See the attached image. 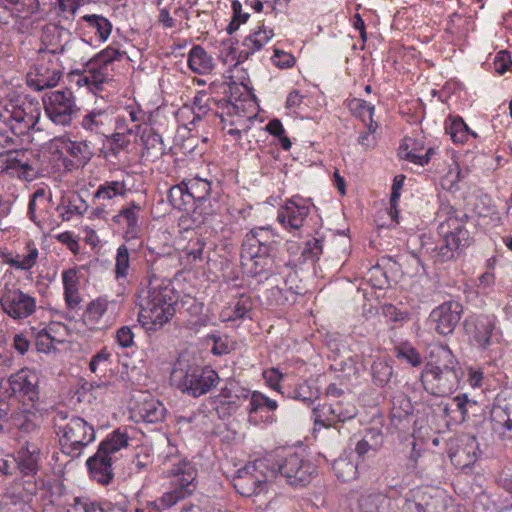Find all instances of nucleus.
I'll list each match as a JSON object with an SVG mask.
<instances>
[{"mask_svg": "<svg viewBox=\"0 0 512 512\" xmlns=\"http://www.w3.org/2000/svg\"><path fill=\"white\" fill-rule=\"evenodd\" d=\"M177 296L174 289L164 282H150L139 295L138 321L148 331L161 328L175 315Z\"/></svg>", "mask_w": 512, "mask_h": 512, "instance_id": "nucleus-1", "label": "nucleus"}, {"mask_svg": "<svg viewBox=\"0 0 512 512\" xmlns=\"http://www.w3.org/2000/svg\"><path fill=\"white\" fill-rule=\"evenodd\" d=\"M185 185L193 209L189 215L182 217L181 221L189 222L187 229L197 228L219 212L220 189L218 184L198 176L186 179Z\"/></svg>", "mask_w": 512, "mask_h": 512, "instance_id": "nucleus-2", "label": "nucleus"}, {"mask_svg": "<svg viewBox=\"0 0 512 512\" xmlns=\"http://www.w3.org/2000/svg\"><path fill=\"white\" fill-rule=\"evenodd\" d=\"M171 379L181 392L194 398L210 392L220 380L214 369L202 367L187 357H179L175 361Z\"/></svg>", "mask_w": 512, "mask_h": 512, "instance_id": "nucleus-3", "label": "nucleus"}, {"mask_svg": "<svg viewBox=\"0 0 512 512\" xmlns=\"http://www.w3.org/2000/svg\"><path fill=\"white\" fill-rule=\"evenodd\" d=\"M64 452L72 458L80 456L84 447L95 440V431L83 418L59 410L53 418Z\"/></svg>", "mask_w": 512, "mask_h": 512, "instance_id": "nucleus-4", "label": "nucleus"}, {"mask_svg": "<svg viewBox=\"0 0 512 512\" xmlns=\"http://www.w3.org/2000/svg\"><path fill=\"white\" fill-rule=\"evenodd\" d=\"M440 356L444 359L443 366L427 364L421 375L425 390L436 396H446L457 389L459 384L458 361L448 346L440 347Z\"/></svg>", "mask_w": 512, "mask_h": 512, "instance_id": "nucleus-5", "label": "nucleus"}, {"mask_svg": "<svg viewBox=\"0 0 512 512\" xmlns=\"http://www.w3.org/2000/svg\"><path fill=\"white\" fill-rule=\"evenodd\" d=\"M275 477L276 468L270 464V459H261L238 469L232 483L237 493L251 497L266 491Z\"/></svg>", "mask_w": 512, "mask_h": 512, "instance_id": "nucleus-6", "label": "nucleus"}, {"mask_svg": "<svg viewBox=\"0 0 512 512\" xmlns=\"http://www.w3.org/2000/svg\"><path fill=\"white\" fill-rule=\"evenodd\" d=\"M437 218L438 234L441 239L448 238L464 248L472 244L475 226L465 212L452 206H444L438 211Z\"/></svg>", "mask_w": 512, "mask_h": 512, "instance_id": "nucleus-7", "label": "nucleus"}, {"mask_svg": "<svg viewBox=\"0 0 512 512\" xmlns=\"http://www.w3.org/2000/svg\"><path fill=\"white\" fill-rule=\"evenodd\" d=\"M170 475L173 489L165 492L160 499L164 508L172 507L194 491L193 482L197 476V470L191 462L183 460L173 466Z\"/></svg>", "mask_w": 512, "mask_h": 512, "instance_id": "nucleus-8", "label": "nucleus"}, {"mask_svg": "<svg viewBox=\"0 0 512 512\" xmlns=\"http://www.w3.org/2000/svg\"><path fill=\"white\" fill-rule=\"evenodd\" d=\"M270 464L275 466L276 475L280 474L291 486L307 485L316 472V466L297 453H291L275 461L270 459Z\"/></svg>", "mask_w": 512, "mask_h": 512, "instance_id": "nucleus-9", "label": "nucleus"}, {"mask_svg": "<svg viewBox=\"0 0 512 512\" xmlns=\"http://www.w3.org/2000/svg\"><path fill=\"white\" fill-rule=\"evenodd\" d=\"M43 103L47 116L56 125H69L78 112L73 92L68 88L47 93Z\"/></svg>", "mask_w": 512, "mask_h": 512, "instance_id": "nucleus-10", "label": "nucleus"}, {"mask_svg": "<svg viewBox=\"0 0 512 512\" xmlns=\"http://www.w3.org/2000/svg\"><path fill=\"white\" fill-rule=\"evenodd\" d=\"M70 25L48 23L42 28L41 47L38 54L50 62V55L63 54L69 49L72 40Z\"/></svg>", "mask_w": 512, "mask_h": 512, "instance_id": "nucleus-11", "label": "nucleus"}, {"mask_svg": "<svg viewBox=\"0 0 512 512\" xmlns=\"http://www.w3.org/2000/svg\"><path fill=\"white\" fill-rule=\"evenodd\" d=\"M39 115V112L33 109L31 104L17 105L10 103L5 106L4 114H1V117L7 122L14 135L21 136L35 127Z\"/></svg>", "mask_w": 512, "mask_h": 512, "instance_id": "nucleus-12", "label": "nucleus"}, {"mask_svg": "<svg viewBox=\"0 0 512 512\" xmlns=\"http://www.w3.org/2000/svg\"><path fill=\"white\" fill-rule=\"evenodd\" d=\"M356 415V406L346 399L313 408L315 426L329 427L337 422L353 419Z\"/></svg>", "mask_w": 512, "mask_h": 512, "instance_id": "nucleus-13", "label": "nucleus"}, {"mask_svg": "<svg viewBox=\"0 0 512 512\" xmlns=\"http://www.w3.org/2000/svg\"><path fill=\"white\" fill-rule=\"evenodd\" d=\"M33 152L28 149H10L0 152V174L18 173L25 180H32L34 173Z\"/></svg>", "mask_w": 512, "mask_h": 512, "instance_id": "nucleus-14", "label": "nucleus"}, {"mask_svg": "<svg viewBox=\"0 0 512 512\" xmlns=\"http://www.w3.org/2000/svg\"><path fill=\"white\" fill-rule=\"evenodd\" d=\"M0 304L3 310L14 319L26 318L36 308V302L33 297L18 289H9L7 287H5L0 299Z\"/></svg>", "mask_w": 512, "mask_h": 512, "instance_id": "nucleus-15", "label": "nucleus"}, {"mask_svg": "<svg viewBox=\"0 0 512 512\" xmlns=\"http://www.w3.org/2000/svg\"><path fill=\"white\" fill-rule=\"evenodd\" d=\"M39 55L38 62L27 73V85L35 91L55 87L62 75L57 65L49 64Z\"/></svg>", "mask_w": 512, "mask_h": 512, "instance_id": "nucleus-16", "label": "nucleus"}, {"mask_svg": "<svg viewBox=\"0 0 512 512\" xmlns=\"http://www.w3.org/2000/svg\"><path fill=\"white\" fill-rule=\"evenodd\" d=\"M9 391L12 396H17L24 403H34L39 398L38 378L28 369H21L12 374L9 379Z\"/></svg>", "mask_w": 512, "mask_h": 512, "instance_id": "nucleus-17", "label": "nucleus"}, {"mask_svg": "<svg viewBox=\"0 0 512 512\" xmlns=\"http://www.w3.org/2000/svg\"><path fill=\"white\" fill-rule=\"evenodd\" d=\"M463 307L459 302H444L431 312V320L435 322V331L440 335L453 333L458 325Z\"/></svg>", "mask_w": 512, "mask_h": 512, "instance_id": "nucleus-18", "label": "nucleus"}, {"mask_svg": "<svg viewBox=\"0 0 512 512\" xmlns=\"http://www.w3.org/2000/svg\"><path fill=\"white\" fill-rule=\"evenodd\" d=\"M440 504V498L428 488H416L410 491L403 508L407 512H440Z\"/></svg>", "mask_w": 512, "mask_h": 512, "instance_id": "nucleus-19", "label": "nucleus"}, {"mask_svg": "<svg viewBox=\"0 0 512 512\" xmlns=\"http://www.w3.org/2000/svg\"><path fill=\"white\" fill-rule=\"evenodd\" d=\"M166 409L158 400L150 395H144L142 400L138 401L133 408V417L136 421L146 423H158L165 417Z\"/></svg>", "mask_w": 512, "mask_h": 512, "instance_id": "nucleus-20", "label": "nucleus"}, {"mask_svg": "<svg viewBox=\"0 0 512 512\" xmlns=\"http://www.w3.org/2000/svg\"><path fill=\"white\" fill-rule=\"evenodd\" d=\"M309 211V206L292 199L278 211L277 219L285 227L297 230L302 227Z\"/></svg>", "mask_w": 512, "mask_h": 512, "instance_id": "nucleus-21", "label": "nucleus"}, {"mask_svg": "<svg viewBox=\"0 0 512 512\" xmlns=\"http://www.w3.org/2000/svg\"><path fill=\"white\" fill-rule=\"evenodd\" d=\"M276 242L273 240L271 230L258 228L251 230L243 242V251H259L263 254H271Z\"/></svg>", "mask_w": 512, "mask_h": 512, "instance_id": "nucleus-22", "label": "nucleus"}, {"mask_svg": "<svg viewBox=\"0 0 512 512\" xmlns=\"http://www.w3.org/2000/svg\"><path fill=\"white\" fill-rule=\"evenodd\" d=\"M86 465L88 467L90 476L102 485H108L113 477L112 458H107L95 453L88 458Z\"/></svg>", "mask_w": 512, "mask_h": 512, "instance_id": "nucleus-23", "label": "nucleus"}, {"mask_svg": "<svg viewBox=\"0 0 512 512\" xmlns=\"http://www.w3.org/2000/svg\"><path fill=\"white\" fill-rule=\"evenodd\" d=\"M474 327L473 340L482 350L488 349L493 343L494 317L480 315L476 318Z\"/></svg>", "mask_w": 512, "mask_h": 512, "instance_id": "nucleus-24", "label": "nucleus"}, {"mask_svg": "<svg viewBox=\"0 0 512 512\" xmlns=\"http://www.w3.org/2000/svg\"><path fill=\"white\" fill-rule=\"evenodd\" d=\"M392 500L381 493L362 494L357 500V512H391Z\"/></svg>", "mask_w": 512, "mask_h": 512, "instance_id": "nucleus-25", "label": "nucleus"}, {"mask_svg": "<svg viewBox=\"0 0 512 512\" xmlns=\"http://www.w3.org/2000/svg\"><path fill=\"white\" fill-rule=\"evenodd\" d=\"M16 461L18 469L24 476L35 475L39 469L38 448L36 446H30L29 444L21 447V449L17 452Z\"/></svg>", "mask_w": 512, "mask_h": 512, "instance_id": "nucleus-26", "label": "nucleus"}, {"mask_svg": "<svg viewBox=\"0 0 512 512\" xmlns=\"http://www.w3.org/2000/svg\"><path fill=\"white\" fill-rule=\"evenodd\" d=\"M188 65L194 73L207 74L214 68V61L204 48L196 45L189 52Z\"/></svg>", "mask_w": 512, "mask_h": 512, "instance_id": "nucleus-27", "label": "nucleus"}, {"mask_svg": "<svg viewBox=\"0 0 512 512\" xmlns=\"http://www.w3.org/2000/svg\"><path fill=\"white\" fill-rule=\"evenodd\" d=\"M245 254L250 261V274L253 276H262L272 272L274 261L271 254H263L259 251H243L241 255L242 258L245 257Z\"/></svg>", "mask_w": 512, "mask_h": 512, "instance_id": "nucleus-28", "label": "nucleus"}, {"mask_svg": "<svg viewBox=\"0 0 512 512\" xmlns=\"http://www.w3.org/2000/svg\"><path fill=\"white\" fill-rule=\"evenodd\" d=\"M332 470L335 476L343 482H348L356 478L357 465L351 458V453H343L332 462Z\"/></svg>", "mask_w": 512, "mask_h": 512, "instance_id": "nucleus-29", "label": "nucleus"}, {"mask_svg": "<svg viewBox=\"0 0 512 512\" xmlns=\"http://www.w3.org/2000/svg\"><path fill=\"white\" fill-rule=\"evenodd\" d=\"M463 249L465 248L448 240V238L442 239L441 243L431 250V257L435 263L443 264L454 260Z\"/></svg>", "mask_w": 512, "mask_h": 512, "instance_id": "nucleus-30", "label": "nucleus"}, {"mask_svg": "<svg viewBox=\"0 0 512 512\" xmlns=\"http://www.w3.org/2000/svg\"><path fill=\"white\" fill-rule=\"evenodd\" d=\"M85 0H56L54 13L57 22L64 25H71L75 20L76 13Z\"/></svg>", "mask_w": 512, "mask_h": 512, "instance_id": "nucleus-31", "label": "nucleus"}, {"mask_svg": "<svg viewBox=\"0 0 512 512\" xmlns=\"http://www.w3.org/2000/svg\"><path fill=\"white\" fill-rule=\"evenodd\" d=\"M127 446V435L125 433L120 432V430H116L100 443L96 453L102 456L105 455L107 458H112L113 454Z\"/></svg>", "mask_w": 512, "mask_h": 512, "instance_id": "nucleus-32", "label": "nucleus"}, {"mask_svg": "<svg viewBox=\"0 0 512 512\" xmlns=\"http://www.w3.org/2000/svg\"><path fill=\"white\" fill-rule=\"evenodd\" d=\"M272 36V30L262 29V27H260L258 31L245 38L243 46H245L247 50H242L239 57L247 59L250 54L260 50L263 45L271 39Z\"/></svg>", "mask_w": 512, "mask_h": 512, "instance_id": "nucleus-33", "label": "nucleus"}, {"mask_svg": "<svg viewBox=\"0 0 512 512\" xmlns=\"http://www.w3.org/2000/svg\"><path fill=\"white\" fill-rule=\"evenodd\" d=\"M141 206L135 202H131L128 207H124L114 216V221L120 223L123 219L126 222L127 234L134 235L139 230V212Z\"/></svg>", "mask_w": 512, "mask_h": 512, "instance_id": "nucleus-34", "label": "nucleus"}, {"mask_svg": "<svg viewBox=\"0 0 512 512\" xmlns=\"http://www.w3.org/2000/svg\"><path fill=\"white\" fill-rule=\"evenodd\" d=\"M253 308V302L250 296L242 294L237 299L233 307H229L222 312L226 321H234L245 318Z\"/></svg>", "mask_w": 512, "mask_h": 512, "instance_id": "nucleus-35", "label": "nucleus"}, {"mask_svg": "<svg viewBox=\"0 0 512 512\" xmlns=\"http://www.w3.org/2000/svg\"><path fill=\"white\" fill-rule=\"evenodd\" d=\"M88 27L95 31L101 41H106L111 34L112 24L102 15L86 14L81 18Z\"/></svg>", "mask_w": 512, "mask_h": 512, "instance_id": "nucleus-36", "label": "nucleus"}, {"mask_svg": "<svg viewBox=\"0 0 512 512\" xmlns=\"http://www.w3.org/2000/svg\"><path fill=\"white\" fill-rule=\"evenodd\" d=\"M167 199L169 203L178 210H188V206L191 205L190 198L188 196V190L186 189L185 180L181 183L172 186L168 191Z\"/></svg>", "mask_w": 512, "mask_h": 512, "instance_id": "nucleus-37", "label": "nucleus"}, {"mask_svg": "<svg viewBox=\"0 0 512 512\" xmlns=\"http://www.w3.org/2000/svg\"><path fill=\"white\" fill-rule=\"evenodd\" d=\"M382 435L380 433H369L363 439L357 442L355 452L358 457L365 459L371 454H375L381 444Z\"/></svg>", "mask_w": 512, "mask_h": 512, "instance_id": "nucleus-38", "label": "nucleus"}, {"mask_svg": "<svg viewBox=\"0 0 512 512\" xmlns=\"http://www.w3.org/2000/svg\"><path fill=\"white\" fill-rule=\"evenodd\" d=\"M371 375L376 385L384 387L393 376L392 366L385 359H377L371 366Z\"/></svg>", "mask_w": 512, "mask_h": 512, "instance_id": "nucleus-39", "label": "nucleus"}, {"mask_svg": "<svg viewBox=\"0 0 512 512\" xmlns=\"http://www.w3.org/2000/svg\"><path fill=\"white\" fill-rule=\"evenodd\" d=\"M319 396V388L307 381L297 385L291 392L293 399L300 400L308 406L317 400Z\"/></svg>", "mask_w": 512, "mask_h": 512, "instance_id": "nucleus-40", "label": "nucleus"}, {"mask_svg": "<svg viewBox=\"0 0 512 512\" xmlns=\"http://www.w3.org/2000/svg\"><path fill=\"white\" fill-rule=\"evenodd\" d=\"M250 391L241 386L240 383L234 379L227 380L224 387L221 388L220 396L230 399V403L235 404L236 400L248 399Z\"/></svg>", "mask_w": 512, "mask_h": 512, "instance_id": "nucleus-41", "label": "nucleus"}, {"mask_svg": "<svg viewBox=\"0 0 512 512\" xmlns=\"http://www.w3.org/2000/svg\"><path fill=\"white\" fill-rule=\"evenodd\" d=\"M13 16L37 15L40 10L39 0H5Z\"/></svg>", "mask_w": 512, "mask_h": 512, "instance_id": "nucleus-42", "label": "nucleus"}, {"mask_svg": "<svg viewBox=\"0 0 512 512\" xmlns=\"http://www.w3.org/2000/svg\"><path fill=\"white\" fill-rule=\"evenodd\" d=\"M111 503L97 504L87 497H75L68 512H108Z\"/></svg>", "mask_w": 512, "mask_h": 512, "instance_id": "nucleus-43", "label": "nucleus"}, {"mask_svg": "<svg viewBox=\"0 0 512 512\" xmlns=\"http://www.w3.org/2000/svg\"><path fill=\"white\" fill-rule=\"evenodd\" d=\"M64 149L77 160L79 165L86 164L93 155L86 142L68 141L65 143Z\"/></svg>", "mask_w": 512, "mask_h": 512, "instance_id": "nucleus-44", "label": "nucleus"}, {"mask_svg": "<svg viewBox=\"0 0 512 512\" xmlns=\"http://www.w3.org/2000/svg\"><path fill=\"white\" fill-rule=\"evenodd\" d=\"M125 184L120 181H110L100 185L97 191L94 194L95 198L110 200L115 196H124L125 195Z\"/></svg>", "mask_w": 512, "mask_h": 512, "instance_id": "nucleus-45", "label": "nucleus"}, {"mask_svg": "<svg viewBox=\"0 0 512 512\" xmlns=\"http://www.w3.org/2000/svg\"><path fill=\"white\" fill-rule=\"evenodd\" d=\"M141 140L145 145V148L148 152L151 150L156 155H163L165 152V145L163 143L162 137L160 134L155 132L152 128L145 129L141 135Z\"/></svg>", "mask_w": 512, "mask_h": 512, "instance_id": "nucleus-46", "label": "nucleus"}, {"mask_svg": "<svg viewBox=\"0 0 512 512\" xmlns=\"http://www.w3.org/2000/svg\"><path fill=\"white\" fill-rule=\"evenodd\" d=\"M115 262L116 278H126L130 268V254L126 245L123 244L118 247Z\"/></svg>", "mask_w": 512, "mask_h": 512, "instance_id": "nucleus-47", "label": "nucleus"}, {"mask_svg": "<svg viewBox=\"0 0 512 512\" xmlns=\"http://www.w3.org/2000/svg\"><path fill=\"white\" fill-rule=\"evenodd\" d=\"M109 305V301L106 298L99 297L96 300H93L89 303L86 311L85 317L89 321L97 322L107 311Z\"/></svg>", "mask_w": 512, "mask_h": 512, "instance_id": "nucleus-48", "label": "nucleus"}, {"mask_svg": "<svg viewBox=\"0 0 512 512\" xmlns=\"http://www.w3.org/2000/svg\"><path fill=\"white\" fill-rule=\"evenodd\" d=\"M106 117L105 111L93 110L84 116L82 120V127L85 130L98 133L100 128L104 125V118Z\"/></svg>", "mask_w": 512, "mask_h": 512, "instance_id": "nucleus-49", "label": "nucleus"}, {"mask_svg": "<svg viewBox=\"0 0 512 512\" xmlns=\"http://www.w3.org/2000/svg\"><path fill=\"white\" fill-rule=\"evenodd\" d=\"M446 130L455 143L465 142L469 133L468 126L461 118L454 119Z\"/></svg>", "mask_w": 512, "mask_h": 512, "instance_id": "nucleus-50", "label": "nucleus"}, {"mask_svg": "<svg viewBox=\"0 0 512 512\" xmlns=\"http://www.w3.org/2000/svg\"><path fill=\"white\" fill-rule=\"evenodd\" d=\"M96 64L89 69L88 74L83 77L85 83L89 86H93L96 89H101V86L107 81L108 75L104 71L105 67L99 66V68H95Z\"/></svg>", "mask_w": 512, "mask_h": 512, "instance_id": "nucleus-51", "label": "nucleus"}, {"mask_svg": "<svg viewBox=\"0 0 512 512\" xmlns=\"http://www.w3.org/2000/svg\"><path fill=\"white\" fill-rule=\"evenodd\" d=\"M323 251L322 241L317 238L309 239L302 250L301 256L304 261L315 262Z\"/></svg>", "mask_w": 512, "mask_h": 512, "instance_id": "nucleus-52", "label": "nucleus"}, {"mask_svg": "<svg viewBox=\"0 0 512 512\" xmlns=\"http://www.w3.org/2000/svg\"><path fill=\"white\" fill-rule=\"evenodd\" d=\"M349 106L351 111L359 116L363 122H366L367 120H373V113L375 108L370 103L361 99H353Z\"/></svg>", "mask_w": 512, "mask_h": 512, "instance_id": "nucleus-53", "label": "nucleus"}, {"mask_svg": "<svg viewBox=\"0 0 512 512\" xmlns=\"http://www.w3.org/2000/svg\"><path fill=\"white\" fill-rule=\"evenodd\" d=\"M36 15L14 16L15 23L13 29L20 34H29L38 26Z\"/></svg>", "mask_w": 512, "mask_h": 512, "instance_id": "nucleus-54", "label": "nucleus"}, {"mask_svg": "<svg viewBox=\"0 0 512 512\" xmlns=\"http://www.w3.org/2000/svg\"><path fill=\"white\" fill-rule=\"evenodd\" d=\"M297 282V275L294 272H289L287 277L283 281V285L279 286L276 285L274 288L270 290L271 294L273 296H276L277 294L282 293H290L291 295L299 294V287L297 285H294Z\"/></svg>", "mask_w": 512, "mask_h": 512, "instance_id": "nucleus-55", "label": "nucleus"}, {"mask_svg": "<svg viewBox=\"0 0 512 512\" xmlns=\"http://www.w3.org/2000/svg\"><path fill=\"white\" fill-rule=\"evenodd\" d=\"M88 209V205L86 202L81 198L80 195H73L69 199V203L66 207L65 213L62 214L63 220H69L70 214H78L82 215L84 214Z\"/></svg>", "mask_w": 512, "mask_h": 512, "instance_id": "nucleus-56", "label": "nucleus"}, {"mask_svg": "<svg viewBox=\"0 0 512 512\" xmlns=\"http://www.w3.org/2000/svg\"><path fill=\"white\" fill-rule=\"evenodd\" d=\"M110 357L111 354L108 352L106 348H103L98 353L93 355L89 363V368L91 372L97 373L98 371H105L110 362Z\"/></svg>", "mask_w": 512, "mask_h": 512, "instance_id": "nucleus-57", "label": "nucleus"}, {"mask_svg": "<svg viewBox=\"0 0 512 512\" xmlns=\"http://www.w3.org/2000/svg\"><path fill=\"white\" fill-rule=\"evenodd\" d=\"M124 55V52L119 51L114 47H107L103 51H101L96 59L95 64L99 66H103L107 68L109 64H111L114 60H120V58Z\"/></svg>", "mask_w": 512, "mask_h": 512, "instance_id": "nucleus-58", "label": "nucleus"}, {"mask_svg": "<svg viewBox=\"0 0 512 512\" xmlns=\"http://www.w3.org/2000/svg\"><path fill=\"white\" fill-rule=\"evenodd\" d=\"M395 350L398 358L405 359L412 366H418L421 364V357L413 347L409 345H401Z\"/></svg>", "mask_w": 512, "mask_h": 512, "instance_id": "nucleus-59", "label": "nucleus"}, {"mask_svg": "<svg viewBox=\"0 0 512 512\" xmlns=\"http://www.w3.org/2000/svg\"><path fill=\"white\" fill-rule=\"evenodd\" d=\"M37 258L38 250L36 248H31L29 249L28 254L21 260L11 259L8 263L17 269L28 270L35 265Z\"/></svg>", "mask_w": 512, "mask_h": 512, "instance_id": "nucleus-60", "label": "nucleus"}, {"mask_svg": "<svg viewBox=\"0 0 512 512\" xmlns=\"http://www.w3.org/2000/svg\"><path fill=\"white\" fill-rule=\"evenodd\" d=\"M272 61L276 66L280 68H290L295 64L294 56L280 49H274Z\"/></svg>", "mask_w": 512, "mask_h": 512, "instance_id": "nucleus-61", "label": "nucleus"}, {"mask_svg": "<svg viewBox=\"0 0 512 512\" xmlns=\"http://www.w3.org/2000/svg\"><path fill=\"white\" fill-rule=\"evenodd\" d=\"M41 200V201H44L45 200V190L43 188H39L37 189L31 196L30 200H29V204H28V216L30 218L31 221H33L34 223H37V218H36V207H37V202Z\"/></svg>", "mask_w": 512, "mask_h": 512, "instance_id": "nucleus-62", "label": "nucleus"}, {"mask_svg": "<svg viewBox=\"0 0 512 512\" xmlns=\"http://www.w3.org/2000/svg\"><path fill=\"white\" fill-rule=\"evenodd\" d=\"M117 341L121 347L127 348L133 345L134 333L128 326H123L116 333Z\"/></svg>", "mask_w": 512, "mask_h": 512, "instance_id": "nucleus-63", "label": "nucleus"}, {"mask_svg": "<svg viewBox=\"0 0 512 512\" xmlns=\"http://www.w3.org/2000/svg\"><path fill=\"white\" fill-rule=\"evenodd\" d=\"M263 409V394L257 391L253 392L250 397L248 408L250 421L253 419V414H256L258 411Z\"/></svg>", "mask_w": 512, "mask_h": 512, "instance_id": "nucleus-64", "label": "nucleus"}]
</instances>
